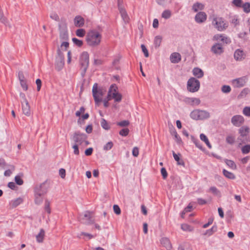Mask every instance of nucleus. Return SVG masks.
Segmentation results:
<instances>
[{
    "label": "nucleus",
    "mask_w": 250,
    "mask_h": 250,
    "mask_svg": "<svg viewBox=\"0 0 250 250\" xmlns=\"http://www.w3.org/2000/svg\"><path fill=\"white\" fill-rule=\"evenodd\" d=\"M102 35L96 30H91L88 32L86 36V41L87 44L91 47L99 45L101 42Z\"/></svg>",
    "instance_id": "1"
},
{
    "label": "nucleus",
    "mask_w": 250,
    "mask_h": 250,
    "mask_svg": "<svg viewBox=\"0 0 250 250\" xmlns=\"http://www.w3.org/2000/svg\"><path fill=\"white\" fill-rule=\"evenodd\" d=\"M92 92L95 104L98 105L100 103L102 102V97L104 95L103 89L100 87L98 88V84L95 83L93 86Z\"/></svg>",
    "instance_id": "2"
},
{
    "label": "nucleus",
    "mask_w": 250,
    "mask_h": 250,
    "mask_svg": "<svg viewBox=\"0 0 250 250\" xmlns=\"http://www.w3.org/2000/svg\"><path fill=\"white\" fill-rule=\"evenodd\" d=\"M87 138V136L85 134L81 133L80 131H76L74 133L72 139L75 144L81 145L84 143L85 146H86L89 144L88 141L86 140Z\"/></svg>",
    "instance_id": "3"
},
{
    "label": "nucleus",
    "mask_w": 250,
    "mask_h": 250,
    "mask_svg": "<svg viewBox=\"0 0 250 250\" xmlns=\"http://www.w3.org/2000/svg\"><path fill=\"white\" fill-rule=\"evenodd\" d=\"M200 86V83L195 78L191 77L188 79L187 82V89L188 91L194 93L199 90Z\"/></svg>",
    "instance_id": "4"
},
{
    "label": "nucleus",
    "mask_w": 250,
    "mask_h": 250,
    "mask_svg": "<svg viewBox=\"0 0 250 250\" xmlns=\"http://www.w3.org/2000/svg\"><path fill=\"white\" fill-rule=\"evenodd\" d=\"M89 54L87 52H83L80 58V63L81 65V68L83 69V73L84 74L89 65Z\"/></svg>",
    "instance_id": "5"
},
{
    "label": "nucleus",
    "mask_w": 250,
    "mask_h": 250,
    "mask_svg": "<svg viewBox=\"0 0 250 250\" xmlns=\"http://www.w3.org/2000/svg\"><path fill=\"white\" fill-rule=\"evenodd\" d=\"M64 64V56L60 48L57 50V56L55 60V68L58 71L61 70Z\"/></svg>",
    "instance_id": "6"
},
{
    "label": "nucleus",
    "mask_w": 250,
    "mask_h": 250,
    "mask_svg": "<svg viewBox=\"0 0 250 250\" xmlns=\"http://www.w3.org/2000/svg\"><path fill=\"white\" fill-rule=\"evenodd\" d=\"M48 188L49 185L46 181L40 185H36L34 188V192L44 196L47 193Z\"/></svg>",
    "instance_id": "7"
},
{
    "label": "nucleus",
    "mask_w": 250,
    "mask_h": 250,
    "mask_svg": "<svg viewBox=\"0 0 250 250\" xmlns=\"http://www.w3.org/2000/svg\"><path fill=\"white\" fill-rule=\"evenodd\" d=\"M80 221L84 224L90 225L94 223L92 219L90 211H86L83 215H81L79 217Z\"/></svg>",
    "instance_id": "8"
},
{
    "label": "nucleus",
    "mask_w": 250,
    "mask_h": 250,
    "mask_svg": "<svg viewBox=\"0 0 250 250\" xmlns=\"http://www.w3.org/2000/svg\"><path fill=\"white\" fill-rule=\"evenodd\" d=\"M118 87L116 84H112L109 88V91L108 92L107 95L105 98H104L102 101L104 102V105L105 107H107L109 106L108 101L111 100L112 99L111 97V92L112 91H114L116 92V90H117Z\"/></svg>",
    "instance_id": "9"
},
{
    "label": "nucleus",
    "mask_w": 250,
    "mask_h": 250,
    "mask_svg": "<svg viewBox=\"0 0 250 250\" xmlns=\"http://www.w3.org/2000/svg\"><path fill=\"white\" fill-rule=\"evenodd\" d=\"M213 23L215 27L220 31L224 30L228 27V25L224 23L222 18L214 19Z\"/></svg>",
    "instance_id": "10"
},
{
    "label": "nucleus",
    "mask_w": 250,
    "mask_h": 250,
    "mask_svg": "<svg viewBox=\"0 0 250 250\" xmlns=\"http://www.w3.org/2000/svg\"><path fill=\"white\" fill-rule=\"evenodd\" d=\"M248 78L247 76H243L233 80L232 82L234 87L239 88L244 86Z\"/></svg>",
    "instance_id": "11"
},
{
    "label": "nucleus",
    "mask_w": 250,
    "mask_h": 250,
    "mask_svg": "<svg viewBox=\"0 0 250 250\" xmlns=\"http://www.w3.org/2000/svg\"><path fill=\"white\" fill-rule=\"evenodd\" d=\"M231 122L233 125L239 127L244 123V119L241 115H234L231 118Z\"/></svg>",
    "instance_id": "12"
},
{
    "label": "nucleus",
    "mask_w": 250,
    "mask_h": 250,
    "mask_svg": "<svg viewBox=\"0 0 250 250\" xmlns=\"http://www.w3.org/2000/svg\"><path fill=\"white\" fill-rule=\"evenodd\" d=\"M60 30V37L62 40H67L68 39V34L66 24L59 25Z\"/></svg>",
    "instance_id": "13"
},
{
    "label": "nucleus",
    "mask_w": 250,
    "mask_h": 250,
    "mask_svg": "<svg viewBox=\"0 0 250 250\" xmlns=\"http://www.w3.org/2000/svg\"><path fill=\"white\" fill-rule=\"evenodd\" d=\"M211 51L216 55H221L224 50L222 44L219 43H216L213 44L210 49Z\"/></svg>",
    "instance_id": "14"
},
{
    "label": "nucleus",
    "mask_w": 250,
    "mask_h": 250,
    "mask_svg": "<svg viewBox=\"0 0 250 250\" xmlns=\"http://www.w3.org/2000/svg\"><path fill=\"white\" fill-rule=\"evenodd\" d=\"M207 18V15L204 12H199L195 16V21L197 23H201L205 22Z\"/></svg>",
    "instance_id": "15"
},
{
    "label": "nucleus",
    "mask_w": 250,
    "mask_h": 250,
    "mask_svg": "<svg viewBox=\"0 0 250 250\" xmlns=\"http://www.w3.org/2000/svg\"><path fill=\"white\" fill-rule=\"evenodd\" d=\"M245 56L246 55L243 51L239 49L236 50L234 53V58L237 61H240L244 59Z\"/></svg>",
    "instance_id": "16"
},
{
    "label": "nucleus",
    "mask_w": 250,
    "mask_h": 250,
    "mask_svg": "<svg viewBox=\"0 0 250 250\" xmlns=\"http://www.w3.org/2000/svg\"><path fill=\"white\" fill-rule=\"evenodd\" d=\"M21 105L23 113L27 116H29L31 114V110L28 102L23 103L21 102Z\"/></svg>",
    "instance_id": "17"
},
{
    "label": "nucleus",
    "mask_w": 250,
    "mask_h": 250,
    "mask_svg": "<svg viewBox=\"0 0 250 250\" xmlns=\"http://www.w3.org/2000/svg\"><path fill=\"white\" fill-rule=\"evenodd\" d=\"M170 59L172 63H177L181 61V56L179 53L174 52L170 55Z\"/></svg>",
    "instance_id": "18"
},
{
    "label": "nucleus",
    "mask_w": 250,
    "mask_h": 250,
    "mask_svg": "<svg viewBox=\"0 0 250 250\" xmlns=\"http://www.w3.org/2000/svg\"><path fill=\"white\" fill-rule=\"evenodd\" d=\"M185 102L191 105H193L194 104L198 105L201 103L200 100L197 98L187 97L185 98Z\"/></svg>",
    "instance_id": "19"
},
{
    "label": "nucleus",
    "mask_w": 250,
    "mask_h": 250,
    "mask_svg": "<svg viewBox=\"0 0 250 250\" xmlns=\"http://www.w3.org/2000/svg\"><path fill=\"white\" fill-rule=\"evenodd\" d=\"M74 22L76 27H81L84 25V20L81 16H77L74 18Z\"/></svg>",
    "instance_id": "20"
},
{
    "label": "nucleus",
    "mask_w": 250,
    "mask_h": 250,
    "mask_svg": "<svg viewBox=\"0 0 250 250\" xmlns=\"http://www.w3.org/2000/svg\"><path fill=\"white\" fill-rule=\"evenodd\" d=\"M193 75L198 79L204 76L203 71L199 67H195L192 70Z\"/></svg>",
    "instance_id": "21"
},
{
    "label": "nucleus",
    "mask_w": 250,
    "mask_h": 250,
    "mask_svg": "<svg viewBox=\"0 0 250 250\" xmlns=\"http://www.w3.org/2000/svg\"><path fill=\"white\" fill-rule=\"evenodd\" d=\"M161 243L167 250H170L172 248V246L170 243V242L167 238H162L161 240Z\"/></svg>",
    "instance_id": "22"
},
{
    "label": "nucleus",
    "mask_w": 250,
    "mask_h": 250,
    "mask_svg": "<svg viewBox=\"0 0 250 250\" xmlns=\"http://www.w3.org/2000/svg\"><path fill=\"white\" fill-rule=\"evenodd\" d=\"M209 117L210 114L208 111L199 109V120L207 119Z\"/></svg>",
    "instance_id": "23"
},
{
    "label": "nucleus",
    "mask_w": 250,
    "mask_h": 250,
    "mask_svg": "<svg viewBox=\"0 0 250 250\" xmlns=\"http://www.w3.org/2000/svg\"><path fill=\"white\" fill-rule=\"evenodd\" d=\"M45 235V231L43 229H40V232L36 235V241L38 243H42L43 242L44 237Z\"/></svg>",
    "instance_id": "24"
},
{
    "label": "nucleus",
    "mask_w": 250,
    "mask_h": 250,
    "mask_svg": "<svg viewBox=\"0 0 250 250\" xmlns=\"http://www.w3.org/2000/svg\"><path fill=\"white\" fill-rule=\"evenodd\" d=\"M217 230V226L216 224H214L211 227V228L206 230L205 232L204 233V235H207L208 236H210L212 235L214 233L216 232Z\"/></svg>",
    "instance_id": "25"
},
{
    "label": "nucleus",
    "mask_w": 250,
    "mask_h": 250,
    "mask_svg": "<svg viewBox=\"0 0 250 250\" xmlns=\"http://www.w3.org/2000/svg\"><path fill=\"white\" fill-rule=\"evenodd\" d=\"M204 8V5L199 2H197L193 4L192 9L195 12H197L199 10H202Z\"/></svg>",
    "instance_id": "26"
},
{
    "label": "nucleus",
    "mask_w": 250,
    "mask_h": 250,
    "mask_svg": "<svg viewBox=\"0 0 250 250\" xmlns=\"http://www.w3.org/2000/svg\"><path fill=\"white\" fill-rule=\"evenodd\" d=\"M249 128L248 126H242L239 129V133L241 136L244 137L247 136L249 132Z\"/></svg>",
    "instance_id": "27"
},
{
    "label": "nucleus",
    "mask_w": 250,
    "mask_h": 250,
    "mask_svg": "<svg viewBox=\"0 0 250 250\" xmlns=\"http://www.w3.org/2000/svg\"><path fill=\"white\" fill-rule=\"evenodd\" d=\"M113 92L111 93V97L112 98L114 99L115 102H120L122 100V96L119 92H117V90L116 92L113 91Z\"/></svg>",
    "instance_id": "28"
},
{
    "label": "nucleus",
    "mask_w": 250,
    "mask_h": 250,
    "mask_svg": "<svg viewBox=\"0 0 250 250\" xmlns=\"http://www.w3.org/2000/svg\"><path fill=\"white\" fill-rule=\"evenodd\" d=\"M223 173L226 177L229 179L234 180L235 179V176L233 173L229 172L225 169H224L223 170Z\"/></svg>",
    "instance_id": "29"
},
{
    "label": "nucleus",
    "mask_w": 250,
    "mask_h": 250,
    "mask_svg": "<svg viewBox=\"0 0 250 250\" xmlns=\"http://www.w3.org/2000/svg\"><path fill=\"white\" fill-rule=\"evenodd\" d=\"M43 195H40V194L34 193L35 200L34 202L36 205H40L42 203L43 201Z\"/></svg>",
    "instance_id": "30"
},
{
    "label": "nucleus",
    "mask_w": 250,
    "mask_h": 250,
    "mask_svg": "<svg viewBox=\"0 0 250 250\" xmlns=\"http://www.w3.org/2000/svg\"><path fill=\"white\" fill-rule=\"evenodd\" d=\"M190 117L194 120H199V109L192 111L190 114Z\"/></svg>",
    "instance_id": "31"
},
{
    "label": "nucleus",
    "mask_w": 250,
    "mask_h": 250,
    "mask_svg": "<svg viewBox=\"0 0 250 250\" xmlns=\"http://www.w3.org/2000/svg\"><path fill=\"white\" fill-rule=\"evenodd\" d=\"M200 138L202 141H204L206 143L209 148H211V145H210L208 137L204 134H201L200 135Z\"/></svg>",
    "instance_id": "32"
},
{
    "label": "nucleus",
    "mask_w": 250,
    "mask_h": 250,
    "mask_svg": "<svg viewBox=\"0 0 250 250\" xmlns=\"http://www.w3.org/2000/svg\"><path fill=\"white\" fill-rule=\"evenodd\" d=\"M162 40V38L160 36H157L155 37L154 40V45L155 48H158L160 46Z\"/></svg>",
    "instance_id": "33"
},
{
    "label": "nucleus",
    "mask_w": 250,
    "mask_h": 250,
    "mask_svg": "<svg viewBox=\"0 0 250 250\" xmlns=\"http://www.w3.org/2000/svg\"><path fill=\"white\" fill-rule=\"evenodd\" d=\"M178 250H192V249L188 243H184L179 246Z\"/></svg>",
    "instance_id": "34"
},
{
    "label": "nucleus",
    "mask_w": 250,
    "mask_h": 250,
    "mask_svg": "<svg viewBox=\"0 0 250 250\" xmlns=\"http://www.w3.org/2000/svg\"><path fill=\"white\" fill-rule=\"evenodd\" d=\"M121 16L124 21L126 23H128L129 21V18L127 14L126 10L123 11L120 13Z\"/></svg>",
    "instance_id": "35"
},
{
    "label": "nucleus",
    "mask_w": 250,
    "mask_h": 250,
    "mask_svg": "<svg viewBox=\"0 0 250 250\" xmlns=\"http://www.w3.org/2000/svg\"><path fill=\"white\" fill-rule=\"evenodd\" d=\"M225 163L227 166L232 169H236L237 168V166L233 161L226 159Z\"/></svg>",
    "instance_id": "36"
},
{
    "label": "nucleus",
    "mask_w": 250,
    "mask_h": 250,
    "mask_svg": "<svg viewBox=\"0 0 250 250\" xmlns=\"http://www.w3.org/2000/svg\"><path fill=\"white\" fill-rule=\"evenodd\" d=\"M171 16V12L169 10H164L162 14V17L165 19H168Z\"/></svg>",
    "instance_id": "37"
},
{
    "label": "nucleus",
    "mask_w": 250,
    "mask_h": 250,
    "mask_svg": "<svg viewBox=\"0 0 250 250\" xmlns=\"http://www.w3.org/2000/svg\"><path fill=\"white\" fill-rule=\"evenodd\" d=\"M101 125L104 129L107 130H109L110 128L107 121L104 118L102 119Z\"/></svg>",
    "instance_id": "38"
},
{
    "label": "nucleus",
    "mask_w": 250,
    "mask_h": 250,
    "mask_svg": "<svg viewBox=\"0 0 250 250\" xmlns=\"http://www.w3.org/2000/svg\"><path fill=\"white\" fill-rule=\"evenodd\" d=\"M192 141L196 146L198 148H199L201 150H203V146L202 144H201L200 141L196 138H194L193 137H192Z\"/></svg>",
    "instance_id": "39"
},
{
    "label": "nucleus",
    "mask_w": 250,
    "mask_h": 250,
    "mask_svg": "<svg viewBox=\"0 0 250 250\" xmlns=\"http://www.w3.org/2000/svg\"><path fill=\"white\" fill-rule=\"evenodd\" d=\"M243 9V11L246 13H249L250 12V2H245L244 3L242 7Z\"/></svg>",
    "instance_id": "40"
},
{
    "label": "nucleus",
    "mask_w": 250,
    "mask_h": 250,
    "mask_svg": "<svg viewBox=\"0 0 250 250\" xmlns=\"http://www.w3.org/2000/svg\"><path fill=\"white\" fill-rule=\"evenodd\" d=\"M23 202V200L21 198H18L15 200L12 201V206L13 207H16Z\"/></svg>",
    "instance_id": "41"
},
{
    "label": "nucleus",
    "mask_w": 250,
    "mask_h": 250,
    "mask_svg": "<svg viewBox=\"0 0 250 250\" xmlns=\"http://www.w3.org/2000/svg\"><path fill=\"white\" fill-rule=\"evenodd\" d=\"M72 42L76 46L81 47L83 44V42L82 40L78 39L76 38H72Z\"/></svg>",
    "instance_id": "42"
},
{
    "label": "nucleus",
    "mask_w": 250,
    "mask_h": 250,
    "mask_svg": "<svg viewBox=\"0 0 250 250\" xmlns=\"http://www.w3.org/2000/svg\"><path fill=\"white\" fill-rule=\"evenodd\" d=\"M129 132V130L128 128H124L122 129L119 131V134L122 136L125 137L128 135Z\"/></svg>",
    "instance_id": "43"
},
{
    "label": "nucleus",
    "mask_w": 250,
    "mask_h": 250,
    "mask_svg": "<svg viewBox=\"0 0 250 250\" xmlns=\"http://www.w3.org/2000/svg\"><path fill=\"white\" fill-rule=\"evenodd\" d=\"M221 91L224 93H229L231 91V87L228 85H224L221 87Z\"/></svg>",
    "instance_id": "44"
},
{
    "label": "nucleus",
    "mask_w": 250,
    "mask_h": 250,
    "mask_svg": "<svg viewBox=\"0 0 250 250\" xmlns=\"http://www.w3.org/2000/svg\"><path fill=\"white\" fill-rule=\"evenodd\" d=\"M129 122L128 120H124L121 122H119L117 123V125H119L120 126L122 127H125L129 125Z\"/></svg>",
    "instance_id": "45"
},
{
    "label": "nucleus",
    "mask_w": 250,
    "mask_h": 250,
    "mask_svg": "<svg viewBox=\"0 0 250 250\" xmlns=\"http://www.w3.org/2000/svg\"><path fill=\"white\" fill-rule=\"evenodd\" d=\"M85 30L83 29L80 28L76 30V34L79 37H83L85 35Z\"/></svg>",
    "instance_id": "46"
},
{
    "label": "nucleus",
    "mask_w": 250,
    "mask_h": 250,
    "mask_svg": "<svg viewBox=\"0 0 250 250\" xmlns=\"http://www.w3.org/2000/svg\"><path fill=\"white\" fill-rule=\"evenodd\" d=\"M113 146V144L112 142L110 141L107 143L104 146V150L105 151L109 150L112 148V147Z\"/></svg>",
    "instance_id": "47"
},
{
    "label": "nucleus",
    "mask_w": 250,
    "mask_h": 250,
    "mask_svg": "<svg viewBox=\"0 0 250 250\" xmlns=\"http://www.w3.org/2000/svg\"><path fill=\"white\" fill-rule=\"evenodd\" d=\"M242 152L243 154H248L250 152V145H246L242 148Z\"/></svg>",
    "instance_id": "48"
},
{
    "label": "nucleus",
    "mask_w": 250,
    "mask_h": 250,
    "mask_svg": "<svg viewBox=\"0 0 250 250\" xmlns=\"http://www.w3.org/2000/svg\"><path fill=\"white\" fill-rule=\"evenodd\" d=\"M214 39L216 40H219L220 39L221 41H225L226 43H228V42H227V40L228 39V38L225 37L221 35H215L214 36Z\"/></svg>",
    "instance_id": "49"
},
{
    "label": "nucleus",
    "mask_w": 250,
    "mask_h": 250,
    "mask_svg": "<svg viewBox=\"0 0 250 250\" xmlns=\"http://www.w3.org/2000/svg\"><path fill=\"white\" fill-rule=\"evenodd\" d=\"M15 181L16 183L19 186L22 185L23 183L22 179L19 175H17L15 176Z\"/></svg>",
    "instance_id": "50"
},
{
    "label": "nucleus",
    "mask_w": 250,
    "mask_h": 250,
    "mask_svg": "<svg viewBox=\"0 0 250 250\" xmlns=\"http://www.w3.org/2000/svg\"><path fill=\"white\" fill-rule=\"evenodd\" d=\"M173 135H174V137L175 138V140H176V142L177 143V144H180V143H182L181 138L178 135V134H177V133L175 130L173 131Z\"/></svg>",
    "instance_id": "51"
},
{
    "label": "nucleus",
    "mask_w": 250,
    "mask_h": 250,
    "mask_svg": "<svg viewBox=\"0 0 250 250\" xmlns=\"http://www.w3.org/2000/svg\"><path fill=\"white\" fill-rule=\"evenodd\" d=\"M45 210L48 213H51V209L50 208V202L48 200L45 201Z\"/></svg>",
    "instance_id": "52"
},
{
    "label": "nucleus",
    "mask_w": 250,
    "mask_h": 250,
    "mask_svg": "<svg viewBox=\"0 0 250 250\" xmlns=\"http://www.w3.org/2000/svg\"><path fill=\"white\" fill-rule=\"evenodd\" d=\"M243 113L246 116L250 117V106H246L243 110Z\"/></svg>",
    "instance_id": "53"
},
{
    "label": "nucleus",
    "mask_w": 250,
    "mask_h": 250,
    "mask_svg": "<svg viewBox=\"0 0 250 250\" xmlns=\"http://www.w3.org/2000/svg\"><path fill=\"white\" fill-rule=\"evenodd\" d=\"M226 142L227 143L232 145L235 142V138L232 136H228L226 138Z\"/></svg>",
    "instance_id": "54"
},
{
    "label": "nucleus",
    "mask_w": 250,
    "mask_h": 250,
    "mask_svg": "<svg viewBox=\"0 0 250 250\" xmlns=\"http://www.w3.org/2000/svg\"><path fill=\"white\" fill-rule=\"evenodd\" d=\"M209 190L215 195H218L220 193L219 190L215 187H211Z\"/></svg>",
    "instance_id": "55"
},
{
    "label": "nucleus",
    "mask_w": 250,
    "mask_h": 250,
    "mask_svg": "<svg viewBox=\"0 0 250 250\" xmlns=\"http://www.w3.org/2000/svg\"><path fill=\"white\" fill-rule=\"evenodd\" d=\"M122 2V1H121V0H118V7L120 13L122 12V11H124L125 10Z\"/></svg>",
    "instance_id": "56"
},
{
    "label": "nucleus",
    "mask_w": 250,
    "mask_h": 250,
    "mask_svg": "<svg viewBox=\"0 0 250 250\" xmlns=\"http://www.w3.org/2000/svg\"><path fill=\"white\" fill-rule=\"evenodd\" d=\"M141 47L142 51L144 54L145 56L146 57H148L149 56V53H148V50H147L146 47V46L144 44H141Z\"/></svg>",
    "instance_id": "57"
},
{
    "label": "nucleus",
    "mask_w": 250,
    "mask_h": 250,
    "mask_svg": "<svg viewBox=\"0 0 250 250\" xmlns=\"http://www.w3.org/2000/svg\"><path fill=\"white\" fill-rule=\"evenodd\" d=\"M79 145L75 144L73 146L72 148L74 149V153L76 155H79L80 152L79 150Z\"/></svg>",
    "instance_id": "58"
},
{
    "label": "nucleus",
    "mask_w": 250,
    "mask_h": 250,
    "mask_svg": "<svg viewBox=\"0 0 250 250\" xmlns=\"http://www.w3.org/2000/svg\"><path fill=\"white\" fill-rule=\"evenodd\" d=\"M113 210L115 213L117 215L120 214L121 211L120 207L117 205H114L113 206Z\"/></svg>",
    "instance_id": "59"
},
{
    "label": "nucleus",
    "mask_w": 250,
    "mask_h": 250,
    "mask_svg": "<svg viewBox=\"0 0 250 250\" xmlns=\"http://www.w3.org/2000/svg\"><path fill=\"white\" fill-rule=\"evenodd\" d=\"M20 84H21V87L24 91H26L28 89V85L27 84L26 80L21 81L20 82Z\"/></svg>",
    "instance_id": "60"
},
{
    "label": "nucleus",
    "mask_w": 250,
    "mask_h": 250,
    "mask_svg": "<svg viewBox=\"0 0 250 250\" xmlns=\"http://www.w3.org/2000/svg\"><path fill=\"white\" fill-rule=\"evenodd\" d=\"M161 173L162 175L163 178L166 179L167 177V173L165 167H162L161 169Z\"/></svg>",
    "instance_id": "61"
},
{
    "label": "nucleus",
    "mask_w": 250,
    "mask_h": 250,
    "mask_svg": "<svg viewBox=\"0 0 250 250\" xmlns=\"http://www.w3.org/2000/svg\"><path fill=\"white\" fill-rule=\"evenodd\" d=\"M213 218H209L208 219V223L205 224L203 226V228H207L210 225H211L213 223Z\"/></svg>",
    "instance_id": "62"
},
{
    "label": "nucleus",
    "mask_w": 250,
    "mask_h": 250,
    "mask_svg": "<svg viewBox=\"0 0 250 250\" xmlns=\"http://www.w3.org/2000/svg\"><path fill=\"white\" fill-rule=\"evenodd\" d=\"M232 3L234 4L236 6L238 7H241L242 5V0H233L232 1Z\"/></svg>",
    "instance_id": "63"
},
{
    "label": "nucleus",
    "mask_w": 250,
    "mask_h": 250,
    "mask_svg": "<svg viewBox=\"0 0 250 250\" xmlns=\"http://www.w3.org/2000/svg\"><path fill=\"white\" fill-rule=\"evenodd\" d=\"M50 17L52 19H53L56 21H59L60 20L59 16L56 13H52L50 16Z\"/></svg>",
    "instance_id": "64"
}]
</instances>
